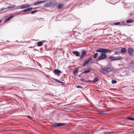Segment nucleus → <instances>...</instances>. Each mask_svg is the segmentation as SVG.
<instances>
[{"mask_svg": "<svg viewBox=\"0 0 134 134\" xmlns=\"http://www.w3.org/2000/svg\"><path fill=\"white\" fill-rule=\"evenodd\" d=\"M96 52L100 53L98 58V60L100 61L106 58L107 57L106 54L108 53H110L112 51L108 49L100 48L97 49Z\"/></svg>", "mask_w": 134, "mask_h": 134, "instance_id": "1", "label": "nucleus"}, {"mask_svg": "<svg viewBox=\"0 0 134 134\" xmlns=\"http://www.w3.org/2000/svg\"><path fill=\"white\" fill-rule=\"evenodd\" d=\"M66 124L65 123H53L52 124V126L55 127H57L64 126Z\"/></svg>", "mask_w": 134, "mask_h": 134, "instance_id": "2", "label": "nucleus"}, {"mask_svg": "<svg viewBox=\"0 0 134 134\" xmlns=\"http://www.w3.org/2000/svg\"><path fill=\"white\" fill-rule=\"evenodd\" d=\"M56 3L54 2H50L48 3H46L45 6L47 7L50 6L54 7L56 5Z\"/></svg>", "mask_w": 134, "mask_h": 134, "instance_id": "3", "label": "nucleus"}, {"mask_svg": "<svg viewBox=\"0 0 134 134\" xmlns=\"http://www.w3.org/2000/svg\"><path fill=\"white\" fill-rule=\"evenodd\" d=\"M30 6V5L29 4H23L19 7V8L20 9H23L26 8H27Z\"/></svg>", "mask_w": 134, "mask_h": 134, "instance_id": "4", "label": "nucleus"}, {"mask_svg": "<svg viewBox=\"0 0 134 134\" xmlns=\"http://www.w3.org/2000/svg\"><path fill=\"white\" fill-rule=\"evenodd\" d=\"M53 72L55 75L59 76L60 75V73L62 72L60 70L58 69H55L53 71Z\"/></svg>", "mask_w": 134, "mask_h": 134, "instance_id": "5", "label": "nucleus"}, {"mask_svg": "<svg viewBox=\"0 0 134 134\" xmlns=\"http://www.w3.org/2000/svg\"><path fill=\"white\" fill-rule=\"evenodd\" d=\"M86 53L87 52L86 51L83 50L82 52L81 55L80 57V59H82L86 55Z\"/></svg>", "mask_w": 134, "mask_h": 134, "instance_id": "6", "label": "nucleus"}, {"mask_svg": "<svg viewBox=\"0 0 134 134\" xmlns=\"http://www.w3.org/2000/svg\"><path fill=\"white\" fill-rule=\"evenodd\" d=\"M15 5H11L10 6L8 7L7 8H2L0 9V10H1L2 11L3 10H4L6 9L7 8H13L15 7Z\"/></svg>", "mask_w": 134, "mask_h": 134, "instance_id": "7", "label": "nucleus"}, {"mask_svg": "<svg viewBox=\"0 0 134 134\" xmlns=\"http://www.w3.org/2000/svg\"><path fill=\"white\" fill-rule=\"evenodd\" d=\"M133 51L132 48H130L128 49V52L129 55H132L133 53Z\"/></svg>", "mask_w": 134, "mask_h": 134, "instance_id": "8", "label": "nucleus"}, {"mask_svg": "<svg viewBox=\"0 0 134 134\" xmlns=\"http://www.w3.org/2000/svg\"><path fill=\"white\" fill-rule=\"evenodd\" d=\"M100 71L105 74H107V72L106 70V68H103L102 69L100 70Z\"/></svg>", "mask_w": 134, "mask_h": 134, "instance_id": "9", "label": "nucleus"}, {"mask_svg": "<svg viewBox=\"0 0 134 134\" xmlns=\"http://www.w3.org/2000/svg\"><path fill=\"white\" fill-rule=\"evenodd\" d=\"M44 41H42L38 42L37 44V46L38 47L42 46L43 45V43Z\"/></svg>", "mask_w": 134, "mask_h": 134, "instance_id": "10", "label": "nucleus"}, {"mask_svg": "<svg viewBox=\"0 0 134 134\" xmlns=\"http://www.w3.org/2000/svg\"><path fill=\"white\" fill-rule=\"evenodd\" d=\"M14 17L13 15H12L9 17H8L5 20V22H7L10 20L12 18H13Z\"/></svg>", "mask_w": 134, "mask_h": 134, "instance_id": "11", "label": "nucleus"}, {"mask_svg": "<svg viewBox=\"0 0 134 134\" xmlns=\"http://www.w3.org/2000/svg\"><path fill=\"white\" fill-rule=\"evenodd\" d=\"M106 70L107 74L113 70V69L110 68H106Z\"/></svg>", "mask_w": 134, "mask_h": 134, "instance_id": "12", "label": "nucleus"}, {"mask_svg": "<svg viewBox=\"0 0 134 134\" xmlns=\"http://www.w3.org/2000/svg\"><path fill=\"white\" fill-rule=\"evenodd\" d=\"M72 53L73 54H75L76 56L78 57L80 56V53L77 51H73Z\"/></svg>", "mask_w": 134, "mask_h": 134, "instance_id": "13", "label": "nucleus"}, {"mask_svg": "<svg viewBox=\"0 0 134 134\" xmlns=\"http://www.w3.org/2000/svg\"><path fill=\"white\" fill-rule=\"evenodd\" d=\"M64 6V4H59L57 6V8L59 9H60L62 8Z\"/></svg>", "mask_w": 134, "mask_h": 134, "instance_id": "14", "label": "nucleus"}, {"mask_svg": "<svg viewBox=\"0 0 134 134\" xmlns=\"http://www.w3.org/2000/svg\"><path fill=\"white\" fill-rule=\"evenodd\" d=\"M45 2H46V1H41L39 2H37L35 3L34 4V5H35L39 4H41V3H42Z\"/></svg>", "mask_w": 134, "mask_h": 134, "instance_id": "15", "label": "nucleus"}, {"mask_svg": "<svg viewBox=\"0 0 134 134\" xmlns=\"http://www.w3.org/2000/svg\"><path fill=\"white\" fill-rule=\"evenodd\" d=\"M108 58L111 61L116 60L115 57L113 56H111L110 57Z\"/></svg>", "mask_w": 134, "mask_h": 134, "instance_id": "16", "label": "nucleus"}, {"mask_svg": "<svg viewBox=\"0 0 134 134\" xmlns=\"http://www.w3.org/2000/svg\"><path fill=\"white\" fill-rule=\"evenodd\" d=\"M91 70V69L89 68L88 69L85 70L83 72V73L85 74H87Z\"/></svg>", "mask_w": 134, "mask_h": 134, "instance_id": "17", "label": "nucleus"}, {"mask_svg": "<svg viewBox=\"0 0 134 134\" xmlns=\"http://www.w3.org/2000/svg\"><path fill=\"white\" fill-rule=\"evenodd\" d=\"M115 58L116 60H119L122 59V58L120 56H118L116 57H115Z\"/></svg>", "mask_w": 134, "mask_h": 134, "instance_id": "18", "label": "nucleus"}, {"mask_svg": "<svg viewBox=\"0 0 134 134\" xmlns=\"http://www.w3.org/2000/svg\"><path fill=\"white\" fill-rule=\"evenodd\" d=\"M133 21L132 19H130L126 20V23H132L133 22Z\"/></svg>", "mask_w": 134, "mask_h": 134, "instance_id": "19", "label": "nucleus"}, {"mask_svg": "<svg viewBox=\"0 0 134 134\" xmlns=\"http://www.w3.org/2000/svg\"><path fill=\"white\" fill-rule=\"evenodd\" d=\"M121 53H125L126 52V49L125 48H123L121 49Z\"/></svg>", "mask_w": 134, "mask_h": 134, "instance_id": "20", "label": "nucleus"}, {"mask_svg": "<svg viewBox=\"0 0 134 134\" xmlns=\"http://www.w3.org/2000/svg\"><path fill=\"white\" fill-rule=\"evenodd\" d=\"M89 62L87 60L86 61H84V62L83 64V66H85L86 64H87Z\"/></svg>", "mask_w": 134, "mask_h": 134, "instance_id": "21", "label": "nucleus"}, {"mask_svg": "<svg viewBox=\"0 0 134 134\" xmlns=\"http://www.w3.org/2000/svg\"><path fill=\"white\" fill-rule=\"evenodd\" d=\"M98 55V53H96L94 55L93 57L94 58H96Z\"/></svg>", "mask_w": 134, "mask_h": 134, "instance_id": "22", "label": "nucleus"}, {"mask_svg": "<svg viewBox=\"0 0 134 134\" xmlns=\"http://www.w3.org/2000/svg\"><path fill=\"white\" fill-rule=\"evenodd\" d=\"M98 80V79L96 77L93 80V82L95 83Z\"/></svg>", "mask_w": 134, "mask_h": 134, "instance_id": "23", "label": "nucleus"}, {"mask_svg": "<svg viewBox=\"0 0 134 134\" xmlns=\"http://www.w3.org/2000/svg\"><path fill=\"white\" fill-rule=\"evenodd\" d=\"M127 118L129 120L134 121V118H130V116L127 117Z\"/></svg>", "mask_w": 134, "mask_h": 134, "instance_id": "24", "label": "nucleus"}, {"mask_svg": "<svg viewBox=\"0 0 134 134\" xmlns=\"http://www.w3.org/2000/svg\"><path fill=\"white\" fill-rule=\"evenodd\" d=\"M117 82V81L115 80H112L111 81L112 83L113 84H114L116 83Z\"/></svg>", "mask_w": 134, "mask_h": 134, "instance_id": "25", "label": "nucleus"}, {"mask_svg": "<svg viewBox=\"0 0 134 134\" xmlns=\"http://www.w3.org/2000/svg\"><path fill=\"white\" fill-rule=\"evenodd\" d=\"M92 60V58L91 57H89L87 60L89 62Z\"/></svg>", "mask_w": 134, "mask_h": 134, "instance_id": "26", "label": "nucleus"}, {"mask_svg": "<svg viewBox=\"0 0 134 134\" xmlns=\"http://www.w3.org/2000/svg\"><path fill=\"white\" fill-rule=\"evenodd\" d=\"M80 80L81 81L85 82H86V81L85 80H84V79H83V78L81 79Z\"/></svg>", "mask_w": 134, "mask_h": 134, "instance_id": "27", "label": "nucleus"}, {"mask_svg": "<svg viewBox=\"0 0 134 134\" xmlns=\"http://www.w3.org/2000/svg\"><path fill=\"white\" fill-rule=\"evenodd\" d=\"M23 11L24 12H27L28 11H29V9L28 8L24 10H23Z\"/></svg>", "mask_w": 134, "mask_h": 134, "instance_id": "28", "label": "nucleus"}, {"mask_svg": "<svg viewBox=\"0 0 134 134\" xmlns=\"http://www.w3.org/2000/svg\"><path fill=\"white\" fill-rule=\"evenodd\" d=\"M37 11V10H35L32 11L31 12V13L32 14H33L34 13H35Z\"/></svg>", "mask_w": 134, "mask_h": 134, "instance_id": "29", "label": "nucleus"}, {"mask_svg": "<svg viewBox=\"0 0 134 134\" xmlns=\"http://www.w3.org/2000/svg\"><path fill=\"white\" fill-rule=\"evenodd\" d=\"M76 87L77 88H83V87H82L81 86H77Z\"/></svg>", "mask_w": 134, "mask_h": 134, "instance_id": "30", "label": "nucleus"}, {"mask_svg": "<svg viewBox=\"0 0 134 134\" xmlns=\"http://www.w3.org/2000/svg\"><path fill=\"white\" fill-rule=\"evenodd\" d=\"M120 23L118 22H116L115 23V24L116 25H118Z\"/></svg>", "mask_w": 134, "mask_h": 134, "instance_id": "31", "label": "nucleus"}, {"mask_svg": "<svg viewBox=\"0 0 134 134\" xmlns=\"http://www.w3.org/2000/svg\"><path fill=\"white\" fill-rule=\"evenodd\" d=\"M28 9H29V11H30L32 9V8L31 7V8H29Z\"/></svg>", "mask_w": 134, "mask_h": 134, "instance_id": "32", "label": "nucleus"}, {"mask_svg": "<svg viewBox=\"0 0 134 134\" xmlns=\"http://www.w3.org/2000/svg\"><path fill=\"white\" fill-rule=\"evenodd\" d=\"M56 81L58 82H60V81H59L58 80H57V79H54Z\"/></svg>", "mask_w": 134, "mask_h": 134, "instance_id": "33", "label": "nucleus"}, {"mask_svg": "<svg viewBox=\"0 0 134 134\" xmlns=\"http://www.w3.org/2000/svg\"><path fill=\"white\" fill-rule=\"evenodd\" d=\"M119 53L118 52H115V54H119Z\"/></svg>", "mask_w": 134, "mask_h": 134, "instance_id": "34", "label": "nucleus"}, {"mask_svg": "<svg viewBox=\"0 0 134 134\" xmlns=\"http://www.w3.org/2000/svg\"><path fill=\"white\" fill-rule=\"evenodd\" d=\"M60 82V83H63V82H62V81H60V82Z\"/></svg>", "mask_w": 134, "mask_h": 134, "instance_id": "35", "label": "nucleus"}, {"mask_svg": "<svg viewBox=\"0 0 134 134\" xmlns=\"http://www.w3.org/2000/svg\"><path fill=\"white\" fill-rule=\"evenodd\" d=\"M132 64H134V61L132 63Z\"/></svg>", "mask_w": 134, "mask_h": 134, "instance_id": "36", "label": "nucleus"}, {"mask_svg": "<svg viewBox=\"0 0 134 134\" xmlns=\"http://www.w3.org/2000/svg\"><path fill=\"white\" fill-rule=\"evenodd\" d=\"M109 134V133L108 132L107 133V134Z\"/></svg>", "mask_w": 134, "mask_h": 134, "instance_id": "37", "label": "nucleus"}, {"mask_svg": "<svg viewBox=\"0 0 134 134\" xmlns=\"http://www.w3.org/2000/svg\"><path fill=\"white\" fill-rule=\"evenodd\" d=\"M1 20H0V23H1Z\"/></svg>", "mask_w": 134, "mask_h": 134, "instance_id": "38", "label": "nucleus"}, {"mask_svg": "<svg viewBox=\"0 0 134 134\" xmlns=\"http://www.w3.org/2000/svg\"><path fill=\"white\" fill-rule=\"evenodd\" d=\"M61 50H62L63 49H62V48H61Z\"/></svg>", "mask_w": 134, "mask_h": 134, "instance_id": "39", "label": "nucleus"}, {"mask_svg": "<svg viewBox=\"0 0 134 134\" xmlns=\"http://www.w3.org/2000/svg\"><path fill=\"white\" fill-rule=\"evenodd\" d=\"M30 48H32V47H30Z\"/></svg>", "mask_w": 134, "mask_h": 134, "instance_id": "40", "label": "nucleus"}, {"mask_svg": "<svg viewBox=\"0 0 134 134\" xmlns=\"http://www.w3.org/2000/svg\"><path fill=\"white\" fill-rule=\"evenodd\" d=\"M29 117H30V116H29Z\"/></svg>", "mask_w": 134, "mask_h": 134, "instance_id": "41", "label": "nucleus"}]
</instances>
